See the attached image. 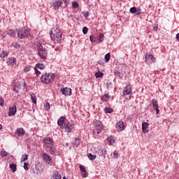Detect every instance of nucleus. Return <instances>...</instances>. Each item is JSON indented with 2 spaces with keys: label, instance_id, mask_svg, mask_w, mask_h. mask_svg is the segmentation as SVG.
Instances as JSON below:
<instances>
[{
  "label": "nucleus",
  "instance_id": "f8f14e48",
  "mask_svg": "<svg viewBox=\"0 0 179 179\" xmlns=\"http://www.w3.org/2000/svg\"><path fill=\"white\" fill-rule=\"evenodd\" d=\"M127 94H132V88L131 85H127L123 91V96H127Z\"/></svg>",
  "mask_w": 179,
  "mask_h": 179
},
{
  "label": "nucleus",
  "instance_id": "473e14b6",
  "mask_svg": "<svg viewBox=\"0 0 179 179\" xmlns=\"http://www.w3.org/2000/svg\"><path fill=\"white\" fill-rule=\"evenodd\" d=\"M104 34H100L99 36V40L101 43H103V41H104Z\"/></svg>",
  "mask_w": 179,
  "mask_h": 179
},
{
  "label": "nucleus",
  "instance_id": "bf43d9fd",
  "mask_svg": "<svg viewBox=\"0 0 179 179\" xmlns=\"http://www.w3.org/2000/svg\"><path fill=\"white\" fill-rule=\"evenodd\" d=\"M119 1H122V0H119Z\"/></svg>",
  "mask_w": 179,
  "mask_h": 179
},
{
  "label": "nucleus",
  "instance_id": "20e7f679",
  "mask_svg": "<svg viewBox=\"0 0 179 179\" xmlns=\"http://www.w3.org/2000/svg\"><path fill=\"white\" fill-rule=\"evenodd\" d=\"M55 79V76L54 73H45L41 77V82L42 83H45L46 85H48V83H51L52 80Z\"/></svg>",
  "mask_w": 179,
  "mask_h": 179
},
{
  "label": "nucleus",
  "instance_id": "423d86ee",
  "mask_svg": "<svg viewBox=\"0 0 179 179\" xmlns=\"http://www.w3.org/2000/svg\"><path fill=\"white\" fill-rule=\"evenodd\" d=\"M30 36V31L26 28H22L21 30L17 31L18 38H26Z\"/></svg>",
  "mask_w": 179,
  "mask_h": 179
},
{
  "label": "nucleus",
  "instance_id": "09e8293b",
  "mask_svg": "<svg viewBox=\"0 0 179 179\" xmlns=\"http://www.w3.org/2000/svg\"><path fill=\"white\" fill-rule=\"evenodd\" d=\"M108 142H110V143H112L111 141H114V137H113V136L108 137Z\"/></svg>",
  "mask_w": 179,
  "mask_h": 179
},
{
  "label": "nucleus",
  "instance_id": "3c124183",
  "mask_svg": "<svg viewBox=\"0 0 179 179\" xmlns=\"http://www.w3.org/2000/svg\"><path fill=\"white\" fill-rule=\"evenodd\" d=\"M30 66H26L25 68H24V71L25 72H29V71H30Z\"/></svg>",
  "mask_w": 179,
  "mask_h": 179
},
{
  "label": "nucleus",
  "instance_id": "7c9ffc66",
  "mask_svg": "<svg viewBox=\"0 0 179 179\" xmlns=\"http://www.w3.org/2000/svg\"><path fill=\"white\" fill-rule=\"evenodd\" d=\"M73 145H75L76 146H79V145H80V139L79 138H76L75 141H73Z\"/></svg>",
  "mask_w": 179,
  "mask_h": 179
},
{
  "label": "nucleus",
  "instance_id": "ea45409f",
  "mask_svg": "<svg viewBox=\"0 0 179 179\" xmlns=\"http://www.w3.org/2000/svg\"><path fill=\"white\" fill-rule=\"evenodd\" d=\"M0 155L2 157H5L6 156H8V152L6 151H1Z\"/></svg>",
  "mask_w": 179,
  "mask_h": 179
},
{
  "label": "nucleus",
  "instance_id": "79ce46f5",
  "mask_svg": "<svg viewBox=\"0 0 179 179\" xmlns=\"http://www.w3.org/2000/svg\"><path fill=\"white\" fill-rule=\"evenodd\" d=\"M7 33L8 36H13V34H15V31L13 29H9Z\"/></svg>",
  "mask_w": 179,
  "mask_h": 179
},
{
  "label": "nucleus",
  "instance_id": "2f4dec72",
  "mask_svg": "<svg viewBox=\"0 0 179 179\" xmlns=\"http://www.w3.org/2000/svg\"><path fill=\"white\" fill-rule=\"evenodd\" d=\"M8 55V52L6 51H3L2 53L1 54L0 57L1 58H6V57Z\"/></svg>",
  "mask_w": 179,
  "mask_h": 179
},
{
  "label": "nucleus",
  "instance_id": "2eb2a0df",
  "mask_svg": "<svg viewBox=\"0 0 179 179\" xmlns=\"http://www.w3.org/2000/svg\"><path fill=\"white\" fill-rule=\"evenodd\" d=\"M149 123L148 122H143L142 123V131L143 132V134H148V132H149Z\"/></svg>",
  "mask_w": 179,
  "mask_h": 179
},
{
  "label": "nucleus",
  "instance_id": "0eeeda50",
  "mask_svg": "<svg viewBox=\"0 0 179 179\" xmlns=\"http://www.w3.org/2000/svg\"><path fill=\"white\" fill-rule=\"evenodd\" d=\"M145 62L146 64H150L156 62V58L150 53L145 54Z\"/></svg>",
  "mask_w": 179,
  "mask_h": 179
},
{
  "label": "nucleus",
  "instance_id": "aec40b11",
  "mask_svg": "<svg viewBox=\"0 0 179 179\" xmlns=\"http://www.w3.org/2000/svg\"><path fill=\"white\" fill-rule=\"evenodd\" d=\"M7 64L10 66H13V65H15V64H16V59L13 58V57L8 59Z\"/></svg>",
  "mask_w": 179,
  "mask_h": 179
},
{
  "label": "nucleus",
  "instance_id": "f257e3e1",
  "mask_svg": "<svg viewBox=\"0 0 179 179\" xmlns=\"http://www.w3.org/2000/svg\"><path fill=\"white\" fill-rule=\"evenodd\" d=\"M68 3H69V0H52L50 4V8L54 10H58L60 6L66 8Z\"/></svg>",
  "mask_w": 179,
  "mask_h": 179
},
{
  "label": "nucleus",
  "instance_id": "c03bdc74",
  "mask_svg": "<svg viewBox=\"0 0 179 179\" xmlns=\"http://www.w3.org/2000/svg\"><path fill=\"white\" fill-rule=\"evenodd\" d=\"M135 13H136V15H141V13H142V10H141V8H136Z\"/></svg>",
  "mask_w": 179,
  "mask_h": 179
},
{
  "label": "nucleus",
  "instance_id": "a18cd8bd",
  "mask_svg": "<svg viewBox=\"0 0 179 179\" xmlns=\"http://www.w3.org/2000/svg\"><path fill=\"white\" fill-rule=\"evenodd\" d=\"M35 73L36 76H38L39 75L41 74V73L38 71V69H37V68H35Z\"/></svg>",
  "mask_w": 179,
  "mask_h": 179
},
{
  "label": "nucleus",
  "instance_id": "6e6d98bb",
  "mask_svg": "<svg viewBox=\"0 0 179 179\" xmlns=\"http://www.w3.org/2000/svg\"><path fill=\"white\" fill-rule=\"evenodd\" d=\"M87 16H89V13H86L85 14V17H87Z\"/></svg>",
  "mask_w": 179,
  "mask_h": 179
},
{
  "label": "nucleus",
  "instance_id": "bb28decb",
  "mask_svg": "<svg viewBox=\"0 0 179 179\" xmlns=\"http://www.w3.org/2000/svg\"><path fill=\"white\" fill-rule=\"evenodd\" d=\"M152 104L153 108H157V107H159V104L157 103V101L156 99H152Z\"/></svg>",
  "mask_w": 179,
  "mask_h": 179
},
{
  "label": "nucleus",
  "instance_id": "c9c22d12",
  "mask_svg": "<svg viewBox=\"0 0 179 179\" xmlns=\"http://www.w3.org/2000/svg\"><path fill=\"white\" fill-rule=\"evenodd\" d=\"M88 157L90 160H94L96 159V155H92V153L88 154Z\"/></svg>",
  "mask_w": 179,
  "mask_h": 179
},
{
  "label": "nucleus",
  "instance_id": "1a4fd4ad",
  "mask_svg": "<svg viewBox=\"0 0 179 179\" xmlns=\"http://www.w3.org/2000/svg\"><path fill=\"white\" fill-rule=\"evenodd\" d=\"M26 87V83H16L15 87H14V90L15 92H19L20 90H23Z\"/></svg>",
  "mask_w": 179,
  "mask_h": 179
},
{
  "label": "nucleus",
  "instance_id": "dca6fc26",
  "mask_svg": "<svg viewBox=\"0 0 179 179\" xmlns=\"http://www.w3.org/2000/svg\"><path fill=\"white\" fill-rule=\"evenodd\" d=\"M16 111H17L16 106L9 108L8 116L11 117V115H15V114H16Z\"/></svg>",
  "mask_w": 179,
  "mask_h": 179
},
{
  "label": "nucleus",
  "instance_id": "6ab92c4d",
  "mask_svg": "<svg viewBox=\"0 0 179 179\" xmlns=\"http://www.w3.org/2000/svg\"><path fill=\"white\" fill-rule=\"evenodd\" d=\"M51 179H61V174H59V172L57 170L53 171Z\"/></svg>",
  "mask_w": 179,
  "mask_h": 179
},
{
  "label": "nucleus",
  "instance_id": "37998d69",
  "mask_svg": "<svg viewBox=\"0 0 179 179\" xmlns=\"http://www.w3.org/2000/svg\"><path fill=\"white\" fill-rule=\"evenodd\" d=\"M113 159H118V152L115 151V152H113Z\"/></svg>",
  "mask_w": 179,
  "mask_h": 179
},
{
  "label": "nucleus",
  "instance_id": "a211bd4d",
  "mask_svg": "<svg viewBox=\"0 0 179 179\" xmlns=\"http://www.w3.org/2000/svg\"><path fill=\"white\" fill-rule=\"evenodd\" d=\"M65 120H66V117H61L57 121V124L59 127L62 128H64V124H65Z\"/></svg>",
  "mask_w": 179,
  "mask_h": 179
},
{
  "label": "nucleus",
  "instance_id": "9b49d317",
  "mask_svg": "<svg viewBox=\"0 0 179 179\" xmlns=\"http://www.w3.org/2000/svg\"><path fill=\"white\" fill-rule=\"evenodd\" d=\"M103 129V124H101V122H96V124H95V132H96V134H99L100 132H101V129Z\"/></svg>",
  "mask_w": 179,
  "mask_h": 179
},
{
  "label": "nucleus",
  "instance_id": "4c0bfd02",
  "mask_svg": "<svg viewBox=\"0 0 179 179\" xmlns=\"http://www.w3.org/2000/svg\"><path fill=\"white\" fill-rule=\"evenodd\" d=\"M72 6L74 9H76L77 8H79V4L78 2H73Z\"/></svg>",
  "mask_w": 179,
  "mask_h": 179
},
{
  "label": "nucleus",
  "instance_id": "8fccbe9b",
  "mask_svg": "<svg viewBox=\"0 0 179 179\" xmlns=\"http://www.w3.org/2000/svg\"><path fill=\"white\" fill-rule=\"evenodd\" d=\"M159 29V27L157 25V24H155V25H154V27H153V30L155 31H157V29Z\"/></svg>",
  "mask_w": 179,
  "mask_h": 179
},
{
  "label": "nucleus",
  "instance_id": "393cba45",
  "mask_svg": "<svg viewBox=\"0 0 179 179\" xmlns=\"http://www.w3.org/2000/svg\"><path fill=\"white\" fill-rule=\"evenodd\" d=\"M35 68H38V69L43 70V69H45V66L43 64L38 63V64H36Z\"/></svg>",
  "mask_w": 179,
  "mask_h": 179
},
{
  "label": "nucleus",
  "instance_id": "cd10ccee",
  "mask_svg": "<svg viewBox=\"0 0 179 179\" xmlns=\"http://www.w3.org/2000/svg\"><path fill=\"white\" fill-rule=\"evenodd\" d=\"M10 170H12L13 173H15V171H16V170H17V166L15 164H10Z\"/></svg>",
  "mask_w": 179,
  "mask_h": 179
},
{
  "label": "nucleus",
  "instance_id": "a19ab883",
  "mask_svg": "<svg viewBox=\"0 0 179 179\" xmlns=\"http://www.w3.org/2000/svg\"><path fill=\"white\" fill-rule=\"evenodd\" d=\"M87 31H89V29L87 27H84L83 28V32L84 34H87Z\"/></svg>",
  "mask_w": 179,
  "mask_h": 179
},
{
  "label": "nucleus",
  "instance_id": "49530a36",
  "mask_svg": "<svg viewBox=\"0 0 179 179\" xmlns=\"http://www.w3.org/2000/svg\"><path fill=\"white\" fill-rule=\"evenodd\" d=\"M24 170H29V164L24 162Z\"/></svg>",
  "mask_w": 179,
  "mask_h": 179
},
{
  "label": "nucleus",
  "instance_id": "72a5a7b5",
  "mask_svg": "<svg viewBox=\"0 0 179 179\" xmlns=\"http://www.w3.org/2000/svg\"><path fill=\"white\" fill-rule=\"evenodd\" d=\"M50 149V155H54L55 153V148H54V146L52 147H49Z\"/></svg>",
  "mask_w": 179,
  "mask_h": 179
},
{
  "label": "nucleus",
  "instance_id": "39448f33",
  "mask_svg": "<svg viewBox=\"0 0 179 179\" xmlns=\"http://www.w3.org/2000/svg\"><path fill=\"white\" fill-rule=\"evenodd\" d=\"M36 47L38 48V52L40 58L41 59H47V56L48 55L47 50H45V48H43V45H41V43H38L36 45Z\"/></svg>",
  "mask_w": 179,
  "mask_h": 179
},
{
  "label": "nucleus",
  "instance_id": "f3484780",
  "mask_svg": "<svg viewBox=\"0 0 179 179\" xmlns=\"http://www.w3.org/2000/svg\"><path fill=\"white\" fill-rule=\"evenodd\" d=\"M64 128L67 132H71V131H72V129H73L74 128L73 124L72 123L64 124Z\"/></svg>",
  "mask_w": 179,
  "mask_h": 179
},
{
  "label": "nucleus",
  "instance_id": "b1692460",
  "mask_svg": "<svg viewBox=\"0 0 179 179\" xmlns=\"http://www.w3.org/2000/svg\"><path fill=\"white\" fill-rule=\"evenodd\" d=\"M102 101H108L110 100V95L106 94L101 97Z\"/></svg>",
  "mask_w": 179,
  "mask_h": 179
},
{
  "label": "nucleus",
  "instance_id": "de8ad7c7",
  "mask_svg": "<svg viewBox=\"0 0 179 179\" xmlns=\"http://www.w3.org/2000/svg\"><path fill=\"white\" fill-rule=\"evenodd\" d=\"M45 108H46V110H50V103L47 102L45 105Z\"/></svg>",
  "mask_w": 179,
  "mask_h": 179
},
{
  "label": "nucleus",
  "instance_id": "5701e85b",
  "mask_svg": "<svg viewBox=\"0 0 179 179\" xmlns=\"http://www.w3.org/2000/svg\"><path fill=\"white\" fill-rule=\"evenodd\" d=\"M31 100L34 104H37V98H36V94H31Z\"/></svg>",
  "mask_w": 179,
  "mask_h": 179
},
{
  "label": "nucleus",
  "instance_id": "5fc2aeb1",
  "mask_svg": "<svg viewBox=\"0 0 179 179\" xmlns=\"http://www.w3.org/2000/svg\"><path fill=\"white\" fill-rule=\"evenodd\" d=\"M176 38L178 40V41H179V33L176 35Z\"/></svg>",
  "mask_w": 179,
  "mask_h": 179
},
{
  "label": "nucleus",
  "instance_id": "c756f323",
  "mask_svg": "<svg viewBox=\"0 0 179 179\" xmlns=\"http://www.w3.org/2000/svg\"><path fill=\"white\" fill-rule=\"evenodd\" d=\"M105 113L107 114H111L113 113V108H105L104 109Z\"/></svg>",
  "mask_w": 179,
  "mask_h": 179
},
{
  "label": "nucleus",
  "instance_id": "e433bc0d",
  "mask_svg": "<svg viewBox=\"0 0 179 179\" xmlns=\"http://www.w3.org/2000/svg\"><path fill=\"white\" fill-rule=\"evenodd\" d=\"M29 159V155H22V158L21 159V162H26Z\"/></svg>",
  "mask_w": 179,
  "mask_h": 179
},
{
  "label": "nucleus",
  "instance_id": "4be33fe9",
  "mask_svg": "<svg viewBox=\"0 0 179 179\" xmlns=\"http://www.w3.org/2000/svg\"><path fill=\"white\" fill-rule=\"evenodd\" d=\"M16 134L18 136H23V135H24V129H23V128L17 129L16 130Z\"/></svg>",
  "mask_w": 179,
  "mask_h": 179
},
{
  "label": "nucleus",
  "instance_id": "a878e982",
  "mask_svg": "<svg viewBox=\"0 0 179 179\" xmlns=\"http://www.w3.org/2000/svg\"><path fill=\"white\" fill-rule=\"evenodd\" d=\"M104 76V73H103L101 71H98L95 73V78L96 79H99V78H103Z\"/></svg>",
  "mask_w": 179,
  "mask_h": 179
},
{
  "label": "nucleus",
  "instance_id": "9d476101",
  "mask_svg": "<svg viewBox=\"0 0 179 179\" xmlns=\"http://www.w3.org/2000/svg\"><path fill=\"white\" fill-rule=\"evenodd\" d=\"M42 158L45 162V163H48V164H50V163H52V157H51V156H50L47 153H43L42 155Z\"/></svg>",
  "mask_w": 179,
  "mask_h": 179
},
{
  "label": "nucleus",
  "instance_id": "4d7b16f0",
  "mask_svg": "<svg viewBox=\"0 0 179 179\" xmlns=\"http://www.w3.org/2000/svg\"><path fill=\"white\" fill-rule=\"evenodd\" d=\"M2 129V124H0V131Z\"/></svg>",
  "mask_w": 179,
  "mask_h": 179
},
{
  "label": "nucleus",
  "instance_id": "ddd939ff",
  "mask_svg": "<svg viewBox=\"0 0 179 179\" xmlns=\"http://www.w3.org/2000/svg\"><path fill=\"white\" fill-rule=\"evenodd\" d=\"M60 91L64 96H69L72 92V90H71V88L65 87L62 88Z\"/></svg>",
  "mask_w": 179,
  "mask_h": 179
},
{
  "label": "nucleus",
  "instance_id": "603ef678",
  "mask_svg": "<svg viewBox=\"0 0 179 179\" xmlns=\"http://www.w3.org/2000/svg\"><path fill=\"white\" fill-rule=\"evenodd\" d=\"M0 106H3V99L0 98Z\"/></svg>",
  "mask_w": 179,
  "mask_h": 179
},
{
  "label": "nucleus",
  "instance_id": "412c9836",
  "mask_svg": "<svg viewBox=\"0 0 179 179\" xmlns=\"http://www.w3.org/2000/svg\"><path fill=\"white\" fill-rule=\"evenodd\" d=\"M80 170L83 173V177H84V178H86L87 177V173H86V169L85 168V166H83V165H80Z\"/></svg>",
  "mask_w": 179,
  "mask_h": 179
},
{
  "label": "nucleus",
  "instance_id": "864d4df0",
  "mask_svg": "<svg viewBox=\"0 0 179 179\" xmlns=\"http://www.w3.org/2000/svg\"><path fill=\"white\" fill-rule=\"evenodd\" d=\"M155 110H156V113H157V114H159V111H160V110H159V107H157V108H155Z\"/></svg>",
  "mask_w": 179,
  "mask_h": 179
},
{
  "label": "nucleus",
  "instance_id": "4468645a",
  "mask_svg": "<svg viewBox=\"0 0 179 179\" xmlns=\"http://www.w3.org/2000/svg\"><path fill=\"white\" fill-rule=\"evenodd\" d=\"M115 127H116L117 130L118 131V132H121V131H124V122H122V121L118 122L116 124Z\"/></svg>",
  "mask_w": 179,
  "mask_h": 179
},
{
  "label": "nucleus",
  "instance_id": "6e6552de",
  "mask_svg": "<svg viewBox=\"0 0 179 179\" xmlns=\"http://www.w3.org/2000/svg\"><path fill=\"white\" fill-rule=\"evenodd\" d=\"M43 143L48 149L54 146V141L50 137L43 138Z\"/></svg>",
  "mask_w": 179,
  "mask_h": 179
},
{
  "label": "nucleus",
  "instance_id": "58836bf2",
  "mask_svg": "<svg viewBox=\"0 0 179 179\" xmlns=\"http://www.w3.org/2000/svg\"><path fill=\"white\" fill-rule=\"evenodd\" d=\"M136 9H137L136 7L131 8L129 10L130 13H136Z\"/></svg>",
  "mask_w": 179,
  "mask_h": 179
},
{
  "label": "nucleus",
  "instance_id": "f03ea898",
  "mask_svg": "<svg viewBox=\"0 0 179 179\" xmlns=\"http://www.w3.org/2000/svg\"><path fill=\"white\" fill-rule=\"evenodd\" d=\"M50 37L54 43H61L62 41V33L57 27H53L50 33Z\"/></svg>",
  "mask_w": 179,
  "mask_h": 179
},
{
  "label": "nucleus",
  "instance_id": "f704fd0d",
  "mask_svg": "<svg viewBox=\"0 0 179 179\" xmlns=\"http://www.w3.org/2000/svg\"><path fill=\"white\" fill-rule=\"evenodd\" d=\"M90 40L91 43H96V37H94V36L91 35L90 36Z\"/></svg>",
  "mask_w": 179,
  "mask_h": 179
},
{
  "label": "nucleus",
  "instance_id": "c85d7f7f",
  "mask_svg": "<svg viewBox=\"0 0 179 179\" xmlns=\"http://www.w3.org/2000/svg\"><path fill=\"white\" fill-rule=\"evenodd\" d=\"M110 58H111V54H110V53L106 54L105 55V61H106V62H108V61H110Z\"/></svg>",
  "mask_w": 179,
  "mask_h": 179
},
{
  "label": "nucleus",
  "instance_id": "7ed1b4c3",
  "mask_svg": "<svg viewBox=\"0 0 179 179\" xmlns=\"http://www.w3.org/2000/svg\"><path fill=\"white\" fill-rule=\"evenodd\" d=\"M127 64H117L114 69L115 76H119V78H122V76L127 73Z\"/></svg>",
  "mask_w": 179,
  "mask_h": 179
},
{
  "label": "nucleus",
  "instance_id": "13d9d810",
  "mask_svg": "<svg viewBox=\"0 0 179 179\" xmlns=\"http://www.w3.org/2000/svg\"><path fill=\"white\" fill-rule=\"evenodd\" d=\"M66 145L68 146V143H66Z\"/></svg>",
  "mask_w": 179,
  "mask_h": 179
}]
</instances>
